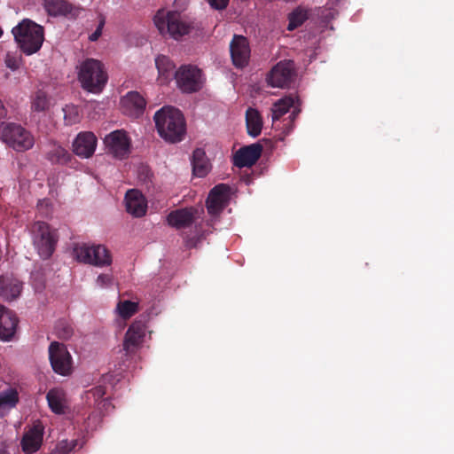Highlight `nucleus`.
Returning <instances> with one entry per match:
<instances>
[{
    "mask_svg": "<svg viewBox=\"0 0 454 454\" xmlns=\"http://www.w3.org/2000/svg\"><path fill=\"white\" fill-rule=\"evenodd\" d=\"M200 241V237H186L184 239L185 247L189 249L196 247L198 242Z\"/></svg>",
    "mask_w": 454,
    "mask_h": 454,
    "instance_id": "nucleus-42",
    "label": "nucleus"
},
{
    "mask_svg": "<svg viewBox=\"0 0 454 454\" xmlns=\"http://www.w3.org/2000/svg\"><path fill=\"white\" fill-rule=\"evenodd\" d=\"M156 129L160 137L168 142L181 141L186 132L183 114L175 106H162L154 115Z\"/></svg>",
    "mask_w": 454,
    "mask_h": 454,
    "instance_id": "nucleus-1",
    "label": "nucleus"
},
{
    "mask_svg": "<svg viewBox=\"0 0 454 454\" xmlns=\"http://www.w3.org/2000/svg\"><path fill=\"white\" fill-rule=\"evenodd\" d=\"M263 147L260 143H253L238 150L233 155V164L239 168H251L262 156Z\"/></svg>",
    "mask_w": 454,
    "mask_h": 454,
    "instance_id": "nucleus-14",
    "label": "nucleus"
},
{
    "mask_svg": "<svg viewBox=\"0 0 454 454\" xmlns=\"http://www.w3.org/2000/svg\"><path fill=\"white\" fill-rule=\"evenodd\" d=\"M231 199V187L229 184H215L207 196L206 206L209 215L215 216L220 215L229 205Z\"/></svg>",
    "mask_w": 454,
    "mask_h": 454,
    "instance_id": "nucleus-10",
    "label": "nucleus"
},
{
    "mask_svg": "<svg viewBox=\"0 0 454 454\" xmlns=\"http://www.w3.org/2000/svg\"><path fill=\"white\" fill-rule=\"evenodd\" d=\"M55 331L59 337L62 339H68L74 333L73 327L65 321H59L55 326Z\"/></svg>",
    "mask_w": 454,
    "mask_h": 454,
    "instance_id": "nucleus-35",
    "label": "nucleus"
},
{
    "mask_svg": "<svg viewBox=\"0 0 454 454\" xmlns=\"http://www.w3.org/2000/svg\"><path fill=\"white\" fill-rule=\"evenodd\" d=\"M19 402L18 392L14 389H8L0 393V417L4 415V408H13Z\"/></svg>",
    "mask_w": 454,
    "mask_h": 454,
    "instance_id": "nucleus-29",
    "label": "nucleus"
},
{
    "mask_svg": "<svg viewBox=\"0 0 454 454\" xmlns=\"http://www.w3.org/2000/svg\"><path fill=\"white\" fill-rule=\"evenodd\" d=\"M34 245L43 259L49 258L58 242V235L45 222L38 221L33 227Z\"/></svg>",
    "mask_w": 454,
    "mask_h": 454,
    "instance_id": "nucleus-6",
    "label": "nucleus"
},
{
    "mask_svg": "<svg viewBox=\"0 0 454 454\" xmlns=\"http://www.w3.org/2000/svg\"><path fill=\"white\" fill-rule=\"evenodd\" d=\"M108 152L114 157L122 159L129 153L130 142L126 133L122 130H116L104 138Z\"/></svg>",
    "mask_w": 454,
    "mask_h": 454,
    "instance_id": "nucleus-13",
    "label": "nucleus"
},
{
    "mask_svg": "<svg viewBox=\"0 0 454 454\" xmlns=\"http://www.w3.org/2000/svg\"><path fill=\"white\" fill-rule=\"evenodd\" d=\"M299 112H300L299 110H297V111H295V110H294V111L291 114L290 117L292 118V120H294V118H296V116L298 115Z\"/></svg>",
    "mask_w": 454,
    "mask_h": 454,
    "instance_id": "nucleus-44",
    "label": "nucleus"
},
{
    "mask_svg": "<svg viewBox=\"0 0 454 454\" xmlns=\"http://www.w3.org/2000/svg\"><path fill=\"white\" fill-rule=\"evenodd\" d=\"M146 325L141 319L135 321L125 333L123 349L127 353H133L141 346L145 335Z\"/></svg>",
    "mask_w": 454,
    "mask_h": 454,
    "instance_id": "nucleus-15",
    "label": "nucleus"
},
{
    "mask_svg": "<svg viewBox=\"0 0 454 454\" xmlns=\"http://www.w3.org/2000/svg\"><path fill=\"white\" fill-rule=\"evenodd\" d=\"M156 68L160 74L168 75L173 71L175 65L169 58L160 55L156 59Z\"/></svg>",
    "mask_w": 454,
    "mask_h": 454,
    "instance_id": "nucleus-33",
    "label": "nucleus"
},
{
    "mask_svg": "<svg viewBox=\"0 0 454 454\" xmlns=\"http://www.w3.org/2000/svg\"><path fill=\"white\" fill-rule=\"evenodd\" d=\"M76 444V441H61L57 444L55 450L51 454H67L75 448Z\"/></svg>",
    "mask_w": 454,
    "mask_h": 454,
    "instance_id": "nucleus-36",
    "label": "nucleus"
},
{
    "mask_svg": "<svg viewBox=\"0 0 454 454\" xmlns=\"http://www.w3.org/2000/svg\"><path fill=\"white\" fill-rule=\"evenodd\" d=\"M0 137L14 151L26 152L34 146L35 139L29 131L17 123H7L0 128Z\"/></svg>",
    "mask_w": 454,
    "mask_h": 454,
    "instance_id": "nucleus-5",
    "label": "nucleus"
},
{
    "mask_svg": "<svg viewBox=\"0 0 454 454\" xmlns=\"http://www.w3.org/2000/svg\"><path fill=\"white\" fill-rule=\"evenodd\" d=\"M197 210L193 207L176 209L168 215V223L176 229H184L193 224Z\"/></svg>",
    "mask_w": 454,
    "mask_h": 454,
    "instance_id": "nucleus-20",
    "label": "nucleus"
},
{
    "mask_svg": "<svg viewBox=\"0 0 454 454\" xmlns=\"http://www.w3.org/2000/svg\"><path fill=\"white\" fill-rule=\"evenodd\" d=\"M213 10H225L230 0H206Z\"/></svg>",
    "mask_w": 454,
    "mask_h": 454,
    "instance_id": "nucleus-41",
    "label": "nucleus"
},
{
    "mask_svg": "<svg viewBox=\"0 0 454 454\" xmlns=\"http://www.w3.org/2000/svg\"><path fill=\"white\" fill-rule=\"evenodd\" d=\"M50 107V99L46 93L43 90H38L35 93L31 100V110L33 112H45Z\"/></svg>",
    "mask_w": 454,
    "mask_h": 454,
    "instance_id": "nucleus-31",
    "label": "nucleus"
},
{
    "mask_svg": "<svg viewBox=\"0 0 454 454\" xmlns=\"http://www.w3.org/2000/svg\"><path fill=\"white\" fill-rule=\"evenodd\" d=\"M3 35V31L0 29V37L2 36Z\"/></svg>",
    "mask_w": 454,
    "mask_h": 454,
    "instance_id": "nucleus-46",
    "label": "nucleus"
},
{
    "mask_svg": "<svg viewBox=\"0 0 454 454\" xmlns=\"http://www.w3.org/2000/svg\"><path fill=\"white\" fill-rule=\"evenodd\" d=\"M117 310L121 317L127 319L139 310V303L129 301V300H121L118 302Z\"/></svg>",
    "mask_w": 454,
    "mask_h": 454,
    "instance_id": "nucleus-32",
    "label": "nucleus"
},
{
    "mask_svg": "<svg viewBox=\"0 0 454 454\" xmlns=\"http://www.w3.org/2000/svg\"><path fill=\"white\" fill-rule=\"evenodd\" d=\"M287 19V30L294 31V29L301 26L304 23V21L308 19V13L306 9L297 7L294 11L288 14Z\"/></svg>",
    "mask_w": 454,
    "mask_h": 454,
    "instance_id": "nucleus-30",
    "label": "nucleus"
},
{
    "mask_svg": "<svg viewBox=\"0 0 454 454\" xmlns=\"http://www.w3.org/2000/svg\"><path fill=\"white\" fill-rule=\"evenodd\" d=\"M78 78L82 90L100 93L107 82V74L100 60L86 59L80 65Z\"/></svg>",
    "mask_w": 454,
    "mask_h": 454,
    "instance_id": "nucleus-4",
    "label": "nucleus"
},
{
    "mask_svg": "<svg viewBox=\"0 0 454 454\" xmlns=\"http://www.w3.org/2000/svg\"><path fill=\"white\" fill-rule=\"evenodd\" d=\"M46 401L49 408L56 414H63L66 406V393L62 388L50 389L46 394Z\"/></svg>",
    "mask_w": 454,
    "mask_h": 454,
    "instance_id": "nucleus-25",
    "label": "nucleus"
},
{
    "mask_svg": "<svg viewBox=\"0 0 454 454\" xmlns=\"http://www.w3.org/2000/svg\"><path fill=\"white\" fill-rule=\"evenodd\" d=\"M121 105L124 114L138 118L145 111L146 101L139 92L130 91L121 99Z\"/></svg>",
    "mask_w": 454,
    "mask_h": 454,
    "instance_id": "nucleus-18",
    "label": "nucleus"
},
{
    "mask_svg": "<svg viewBox=\"0 0 454 454\" xmlns=\"http://www.w3.org/2000/svg\"><path fill=\"white\" fill-rule=\"evenodd\" d=\"M97 145L98 138L92 132H81L73 142V152L82 158H90L94 154Z\"/></svg>",
    "mask_w": 454,
    "mask_h": 454,
    "instance_id": "nucleus-16",
    "label": "nucleus"
},
{
    "mask_svg": "<svg viewBox=\"0 0 454 454\" xmlns=\"http://www.w3.org/2000/svg\"><path fill=\"white\" fill-rule=\"evenodd\" d=\"M154 23L160 35H169L170 37L179 40L192 33L194 29V21L176 12H158L154 17Z\"/></svg>",
    "mask_w": 454,
    "mask_h": 454,
    "instance_id": "nucleus-2",
    "label": "nucleus"
},
{
    "mask_svg": "<svg viewBox=\"0 0 454 454\" xmlns=\"http://www.w3.org/2000/svg\"><path fill=\"white\" fill-rule=\"evenodd\" d=\"M176 1L181 3L182 4H184L187 2V0H176Z\"/></svg>",
    "mask_w": 454,
    "mask_h": 454,
    "instance_id": "nucleus-45",
    "label": "nucleus"
},
{
    "mask_svg": "<svg viewBox=\"0 0 454 454\" xmlns=\"http://www.w3.org/2000/svg\"><path fill=\"white\" fill-rule=\"evenodd\" d=\"M125 205L127 212L136 217L143 216L147 210L146 200L137 190H129L126 192Z\"/></svg>",
    "mask_w": 454,
    "mask_h": 454,
    "instance_id": "nucleus-21",
    "label": "nucleus"
},
{
    "mask_svg": "<svg viewBox=\"0 0 454 454\" xmlns=\"http://www.w3.org/2000/svg\"><path fill=\"white\" fill-rule=\"evenodd\" d=\"M176 82L182 92H197L203 84L201 71L193 65H183L176 71Z\"/></svg>",
    "mask_w": 454,
    "mask_h": 454,
    "instance_id": "nucleus-8",
    "label": "nucleus"
},
{
    "mask_svg": "<svg viewBox=\"0 0 454 454\" xmlns=\"http://www.w3.org/2000/svg\"><path fill=\"white\" fill-rule=\"evenodd\" d=\"M112 404H111V402L108 400V399H103L101 401L98 402V408L102 411H108L109 409L111 408Z\"/></svg>",
    "mask_w": 454,
    "mask_h": 454,
    "instance_id": "nucleus-43",
    "label": "nucleus"
},
{
    "mask_svg": "<svg viewBox=\"0 0 454 454\" xmlns=\"http://www.w3.org/2000/svg\"><path fill=\"white\" fill-rule=\"evenodd\" d=\"M22 284L17 278L9 276L0 277V297L6 301L16 299L21 293Z\"/></svg>",
    "mask_w": 454,
    "mask_h": 454,
    "instance_id": "nucleus-23",
    "label": "nucleus"
},
{
    "mask_svg": "<svg viewBox=\"0 0 454 454\" xmlns=\"http://www.w3.org/2000/svg\"><path fill=\"white\" fill-rule=\"evenodd\" d=\"M294 76V61H280L272 67L268 76V83L273 88H286L293 81Z\"/></svg>",
    "mask_w": 454,
    "mask_h": 454,
    "instance_id": "nucleus-11",
    "label": "nucleus"
},
{
    "mask_svg": "<svg viewBox=\"0 0 454 454\" xmlns=\"http://www.w3.org/2000/svg\"><path fill=\"white\" fill-rule=\"evenodd\" d=\"M5 63L7 65V68H10L12 71H16L20 68V60L14 56L7 54Z\"/></svg>",
    "mask_w": 454,
    "mask_h": 454,
    "instance_id": "nucleus-40",
    "label": "nucleus"
},
{
    "mask_svg": "<svg viewBox=\"0 0 454 454\" xmlns=\"http://www.w3.org/2000/svg\"><path fill=\"white\" fill-rule=\"evenodd\" d=\"M251 48L249 41L243 35H235L231 41V58L234 66L243 68L249 62Z\"/></svg>",
    "mask_w": 454,
    "mask_h": 454,
    "instance_id": "nucleus-12",
    "label": "nucleus"
},
{
    "mask_svg": "<svg viewBox=\"0 0 454 454\" xmlns=\"http://www.w3.org/2000/svg\"><path fill=\"white\" fill-rule=\"evenodd\" d=\"M64 113H65L64 119H65L66 123L74 124V123L79 121L78 112L74 106H67L64 109Z\"/></svg>",
    "mask_w": 454,
    "mask_h": 454,
    "instance_id": "nucleus-37",
    "label": "nucleus"
},
{
    "mask_svg": "<svg viewBox=\"0 0 454 454\" xmlns=\"http://www.w3.org/2000/svg\"><path fill=\"white\" fill-rule=\"evenodd\" d=\"M106 20L102 15H99V21L97 26V29L89 35V40L91 42L98 41V38L102 35V29L105 26Z\"/></svg>",
    "mask_w": 454,
    "mask_h": 454,
    "instance_id": "nucleus-39",
    "label": "nucleus"
},
{
    "mask_svg": "<svg viewBox=\"0 0 454 454\" xmlns=\"http://www.w3.org/2000/svg\"><path fill=\"white\" fill-rule=\"evenodd\" d=\"M193 174L198 177L206 176L211 170V163L202 149H195L192 160Z\"/></svg>",
    "mask_w": 454,
    "mask_h": 454,
    "instance_id": "nucleus-24",
    "label": "nucleus"
},
{
    "mask_svg": "<svg viewBox=\"0 0 454 454\" xmlns=\"http://www.w3.org/2000/svg\"><path fill=\"white\" fill-rule=\"evenodd\" d=\"M43 433L44 428L41 424L35 425L25 433L21 440V446L25 453L31 454L40 449Z\"/></svg>",
    "mask_w": 454,
    "mask_h": 454,
    "instance_id": "nucleus-19",
    "label": "nucleus"
},
{
    "mask_svg": "<svg viewBox=\"0 0 454 454\" xmlns=\"http://www.w3.org/2000/svg\"><path fill=\"white\" fill-rule=\"evenodd\" d=\"M294 102L295 99L291 96L280 98L275 102L271 107L272 121L279 120L285 115L289 111L290 107H294Z\"/></svg>",
    "mask_w": 454,
    "mask_h": 454,
    "instance_id": "nucleus-27",
    "label": "nucleus"
},
{
    "mask_svg": "<svg viewBox=\"0 0 454 454\" xmlns=\"http://www.w3.org/2000/svg\"><path fill=\"white\" fill-rule=\"evenodd\" d=\"M48 353L50 364L56 373L66 376L72 372V356L65 344L51 342Z\"/></svg>",
    "mask_w": 454,
    "mask_h": 454,
    "instance_id": "nucleus-9",
    "label": "nucleus"
},
{
    "mask_svg": "<svg viewBox=\"0 0 454 454\" xmlns=\"http://www.w3.org/2000/svg\"><path fill=\"white\" fill-rule=\"evenodd\" d=\"M12 32L20 48L27 55L39 51L44 41L42 26L28 20L14 27Z\"/></svg>",
    "mask_w": 454,
    "mask_h": 454,
    "instance_id": "nucleus-3",
    "label": "nucleus"
},
{
    "mask_svg": "<svg viewBox=\"0 0 454 454\" xmlns=\"http://www.w3.org/2000/svg\"><path fill=\"white\" fill-rule=\"evenodd\" d=\"M106 394V388L103 386L95 387L86 392V401L98 406L99 401L103 400Z\"/></svg>",
    "mask_w": 454,
    "mask_h": 454,
    "instance_id": "nucleus-34",
    "label": "nucleus"
},
{
    "mask_svg": "<svg viewBox=\"0 0 454 454\" xmlns=\"http://www.w3.org/2000/svg\"><path fill=\"white\" fill-rule=\"evenodd\" d=\"M114 284V277L111 274H99L97 278V285L101 287H109Z\"/></svg>",
    "mask_w": 454,
    "mask_h": 454,
    "instance_id": "nucleus-38",
    "label": "nucleus"
},
{
    "mask_svg": "<svg viewBox=\"0 0 454 454\" xmlns=\"http://www.w3.org/2000/svg\"><path fill=\"white\" fill-rule=\"evenodd\" d=\"M17 325L16 315L4 306L0 305V339H11L16 332Z\"/></svg>",
    "mask_w": 454,
    "mask_h": 454,
    "instance_id": "nucleus-22",
    "label": "nucleus"
},
{
    "mask_svg": "<svg viewBox=\"0 0 454 454\" xmlns=\"http://www.w3.org/2000/svg\"><path fill=\"white\" fill-rule=\"evenodd\" d=\"M74 253L78 261L97 267H106L112 264L111 253L102 245L76 246Z\"/></svg>",
    "mask_w": 454,
    "mask_h": 454,
    "instance_id": "nucleus-7",
    "label": "nucleus"
},
{
    "mask_svg": "<svg viewBox=\"0 0 454 454\" xmlns=\"http://www.w3.org/2000/svg\"><path fill=\"white\" fill-rule=\"evenodd\" d=\"M246 121L248 135L253 137H258L263 124L260 113L254 108H248L246 113Z\"/></svg>",
    "mask_w": 454,
    "mask_h": 454,
    "instance_id": "nucleus-26",
    "label": "nucleus"
},
{
    "mask_svg": "<svg viewBox=\"0 0 454 454\" xmlns=\"http://www.w3.org/2000/svg\"><path fill=\"white\" fill-rule=\"evenodd\" d=\"M44 10L51 16H65L72 19L77 18L82 9L65 0H42Z\"/></svg>",
    "mask_w": 454,
    "mask_h": 454,
    "instance_id": "nucleus-17",
    "label": "nucleus"
},
{
    "mask_svg": "<svg viewBox=\"0 0 454 454\" xmlns=\"http://www.w3.org/2000/svg\"><path fill=\"white\" fill-rule=\"evenodd\" d=\"M46 158L52 163L66 164L71 160L72 155L62 145L54 144L48 151Z\"/></svg>",
    "mask_w": 454,
    "mask_h": 454,
    "instance_id": "nucleus-28",
    "label": "nucleus"
}]
</instances>
